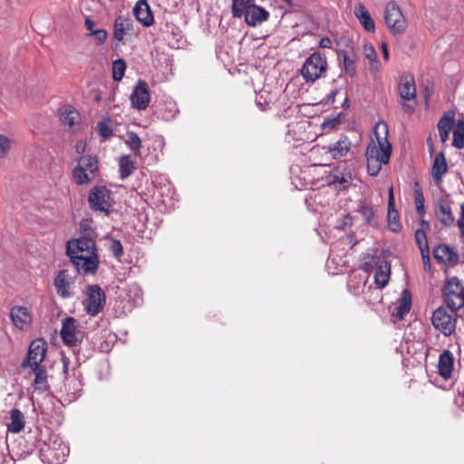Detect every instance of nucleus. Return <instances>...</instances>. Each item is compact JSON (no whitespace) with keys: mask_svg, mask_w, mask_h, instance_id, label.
Listing matches in <instances>:
<instances>
[{"mask_svg":"<svg viewBox=\"0 0 464 464\" xmlns=\"http://www.w3.org/2000/svg\"><path fill=\"white\" fill-rule=\"evenodd\" d=\"M66 255L75 270L81 276L95 275L99 269L100 257L95 239L91 237H79L68 240Z\"/></svg>","mask_w":464,"mask_h":464,"instance_id":"1","label":"nucleus"},{"mask_svg":"<svg viewBox=\"0 0 464 464\" xmlns=\"http://www.w3.org/2000/svg\"><path fill=\"white\" fill-rule=\"evenodd\" d=\"M388 125L384 121L378 122L374 127V137L376 142H372L366 149V159L370 160L381 161L387 164L392 154V145L388 140Z\"/></svg>","mask_w":464,"mask_h":464,"instance_id":"2","label":"nucleus"},{"mask_svg":"<svg viewBox=\"0 0 464 464\" xmlns=\"http://www.w3.org/2000/svg\"><path fill=\"white\" fill-rule=\"evenodd\" d=\"M99 173L98 159L96 156L82 155L77 160L72 170V176L77 185L88 184L94 180Z\"/></svg>","mask_w":464,"mask_h":464,"instance_id":"3","label":"nucleus"},{"mask_svg":"<svg viewBox=\"0 0 464 464\" xmlns=\"http://www.w3.org/2000/svg\"><path fill=\"white\" fill-rule=\"evenodd\" d=\"M327 60L320 52L313 53L304 63L300 72L306 82H314L327 70Z\"/></svg>","mask_w":464,"mask_h":464,"instance_id":"4","label":"nucleus"},{"mask_svg":"<svg viewBox=\"0 0 464 464\" xmlns=\"http://www.w3.org/2000/svg\"><path fill=\"white\" fill-rule=\"evenodd\" d=\"M442 297L449 309L464 307V284L457 277L449 278L442 287Z\"/></svg>","mask_w":464,"mask_h":464,"instance_id":"5","label":"nucleus"},{"mask_svg":"<svg viewBox=\"0 0 464 464\" xmlns=\"http://www.w3.org/2000/svg\"><path fill=\"white\" fill-rule=\"evenodd\" d=\"M69 447L58 438L50 439L39 450L40 459L46 464H61L69 454Z\"/></svg>","mask_w":464,"mask_h":464,"instance_id":"6","label":"nucleus"},{"mask_svg":"<svg viewBox=\"0 0 464 464\" xmlns=\"http://www.w3.org/2000/svg\"><path fill=\"white\" fill-rule=\"evenodd\" d=\"M433 327L445 336H450L457 326V310L449 309L448 306H440L431 316Z\"/></svg>","mask_w":464,"mask_h":464,"instance_id":"7","label":"nucleus"},{"mask_svg":"<svg viewBox=\"0 0 464 464\" xmlns=\"http://www.w3.org/2000/svg\"><path fill=\"white\" fill-rule=\"evenodd\" d=\"M88 202L91 209L94 212L109 215L114 199L111 191L105 186H95L89 192Z\"/></svg>","mask_w":464,"mask_h":464,"instance_id":"8","label":"nucleus"},{"mask_svg":"<svg viewBox=\"0 0 464 464\" xmlns=\"http://www.w3.org/2000/svg\"><path fill=\"white\" fill-rule=\"evenodd\" d=\"M105 303V293L98 285H92L86 287L82 304L89 315L95 316L100 314L103 310Z\"/></svg>","mask_w":464,"mask_h":464,"instance_id":"9","label":"nucleus"},{"mask_svg":"<svg viewBox=\"0 0 464 464\" xmlns=\"http://www.w3.org/2000/svg\"><path fill=\"white\" fill-rule=\"evenodd\" d=\"M47 351V343L43 338L33 340L29 345L26 357L21 366L24 370L27 368L42 367Z\"/></svg>","mask_w":464,"mask_h":464,"instance_id":"10","label":"nucleus"},{"mask_svg":"<svg viewBox=\"0 0 464 464\" xmlns=\"http://www.w3.org/2000/svg\"><path fill=\"white\" fill-rule=\"evenodd\" d=\"M353 171L346 163L335 166L328 177V185L337 191H343L351 187L353 183Z\"/></svg>","mask_w":464,"mask_h":464,"instance_id":"11","label":"nucleus"},{"mask_svg":"<svg viewBox=\"0 0 464 464\" xmlns=\"http://www.w3.org/2000/svg\"><path fill=\"white\" fill-rule=\"evenodd\" d=\"M60 334L63 342L70 347L77 346L83 337L79 322L71 316L63 319Z\"/></svg>","mask_w":464,"mask_h":464,"instance_id":"12","label":"nucleus"},{"mask_svg":"<svg viewBox=\"0 0 464 464\" xmlns=\"http://www.w3.org/2000/svg\"><path fill=\"white\" fill-rule=\"evenodd\" d=\"M384 21L388 29L393 34L404 32L407 26L400 7L394 2H389L386 5Z\"/></svg>","mask_w":464,"mask_h":464,"instance_id":"13","label":"nucleus"},{"mask_svg":"<svg viewBox=\"0 0 464 464\" xmlns=\"http://www.w3.org/2000/svg\"><path fill=\"white\" fill-rule=\"evenodd\" d=\"M399 93L401 102V107L403 111L408 114H411L415 111V107L411 104L406 103V101H411L416 98V86L413 77L405 76L401 79L399 84Z\"/></svg>","mask_w":464,"mask_h":464,"instance_id":"14","label":"nucleus"},{"mask_svg":"<svg viewBox=\"0 0 464 464\" xmlns=\"http://www.w3.org/2000/svg\"><path fill=\"white\" fill-rule=\"evenodd\" d=\"M131 106L139 111L148 108L150 102V89L148 83L143 80H139L130 97Z\"/></svg>","mask_w":464,"mask_h":464,"instance_id":"15","label":"nucleus"},{"mask_svg":"<svg viewBox=\"0 0 464 464\" xmlns=\"http://www.w3.org/2000/svg\"><path fill=\"white\" fill-rule=\"evenodd\" d=\"M73 277L67 270H61L53 280V285L57 295L63 299L73 296Z\"/></svg>","mask_w":464,"mask_h":464,"instance_id":"16","label":"nucleus"},{"mask_svg":"<svg viewBox=\"0 0 464 464\" xmlns=\"http://www.w3.org/2000/svg\"><path fill=\"white\" fill-rule=\"evenodd\" d=\"M434 258L446 266H454L459 261V253L448 245H439L433 250Z\"/></svg>","mask_w":464,"mask_h":464,"instance_id":"17","label":"nucleus"},{"mask_svg":"<svg viewBox=\"0 0 464 464\" xmlns=\"http://www.w3.org/2000/svg\"><path fill=\"white\" fill-rule=\"evenodd\" d=\"M10 317L14 325L21 331H27L33 322L32 314L24 306L12 307Z\"/></svg>","mask_w":464,"mask_h":464,"instance_id":"18","label":"nucleus"},{"mask_svg":"<svg viewBox=\"0 0 464 464\" xmlns=\"http://www.w3.org/2000/svg\"><path fill=\"white\" fill-rule=\"evenodd\" d=\"M82 387V375L79 371L73 370L72 375L67 373L64 381V392H66L68 401H75L80 396Z\"/></svg>","mask_w":464,"mask_h":464,"instance_id":"19","label":"nucleus"},{"mask_svg":"<svg viewBox=\"0 0 464 464\" xmlns=\"http://www.w3.org/2000/svg\"><path fill=\"white\" fill-rule=\"evenodd\" d=\"M133 20L130 17L119 15L113 24V37L118 42H124L128 35L133 34Z\"/></svg>","mask_w":464,"mask_h":464,"instance_id":"20","label":"nucleus"},{"mask_svg":"<svg viewBox=\"0 0 464 464\" xmlns=\"http://www.w3.org/2000/svg\"><path fill=\"white\" fill-rule=\"evenodd\" d=\"M245 21L250 26H256L266 21L269 17V12L256 5H250L244 12Z\"/></svg>","mask_w":464,"mask_h":464,"instance_id":"21","label":"nucleus"},{"mask_svg":"<svg viewBox=\"0 0 464 464\" xmlns=\"http://www.w3.org/2000/svg\"><path fill=\"white\" fill-rule=\"evenodd\" d=\"M454 367V356L453 353L449 351H443L439 357L438 362V372L439 374L445 380H449L452 376V371Z\"/></svg>","mask_w":464,"mask_h":464,"instance_id":"22","label":"nucleus"},{"mask_svg":"<svg viewBox=\"0 0 464 464\" xmlns=\"http://www.w3.org/2000/svg\"><path fill=\"white\" fill-rule=\"evenodd\" d=\"M449 167L443 151L436 154L432 164L431 174L434 182L440 185L442 182L443 176L448 172Z\"/></svg>","mask_w":464,"mask_h":464,"instance_id":"23","label":"nucleus"},{"mask_svg":"<svg viewBox=\"0 0 464 464\" xmlns=\"http://www.w3.org/2000/svg\"><path fill=\"white\" fill-rule=\"evenodd\" d=\"M133 13L136 19L144 26H150L154 22L153 14L146 0H139L133 8Z\"/></svg>","mask_w":464,"mask_h":464,"instance_id":"24","label":"nucleus"},{"mask_svg":"<svg viewBox=\"0 0 464 464\" xmlns=\"http://www.w3.org/2000/svg\"><path fill=\"white\" fill-rule=\"evenodd\" d=\"M353 14L365 31H367L368 33L375 32V23L363 4H355L353 8Z\"/></svg>","mask_w":464,"mask_h":464,"instance_id":"25","label":"nucleus"},{"mask_svg":"<svg viewBox=\"0 0 464 464\" xmlns=\"http://www.w3.org/2000/svg\"><path fill=\"white\" fill-rule=\"evenodd\" d=\"M436 218L447 227L455 224V217L449 203L440 201L435 206Z\"/></svg>","mask_w":464,"mask_h":464,"instance_id":"26","label":"nucleus"},{"mask_svg":"<svg viewBox=\"0 0 464 464\" xmlns=\"http://www.w3.org/2000/svg\"><path fill=\"white\" fill-rule=\"evenodd\" d=\"M352 143L347 137H342L336 142L326 147V153L330 156L338 160L345 157L351 150Z\"/></svg>","mask_w":464,"mask_h":464,"instance_id":"27","label":"nucleus"},{"mask_svg":"<svg viewBox=\"0 0 464 464\" xmlns=\"http://www.w3.org/2000/svg\"><path fill=\"white\" fill-rule=\"evenodd\" d=\"M411 307V296L409 291L403 290L401 297L397 300L392 312V315L397 319H403Z\"/></svg>","mask_w":464,"mask_h":464,"instance_id":"28","label":"nucleus"},{"mask_svg":"<svg viewBox=\"0 0 464 464\" xmlns=\"http://www.w3.org/2000/svg\"><path fill=\"white\" fill-rule=\"evenodd\" d=\"M455 121V112H446L438 122V129L440 132V140L444 143L448 140L450 132Z\"/></svg>","mask_w":464,"mask_h":464,"instance_id":"29","label":"nucleus"},{"mask_svg":"<svg viewBox=\"0 0 464 464\" xmlns=\"http://www.w3.org/2000/svg\"><path fill=\"white\" fill-rule=\"evenodd\" d=\"M391 265L387 261H382L377 266L374 274V283L379 289L384 288L390 279Z\"/></svg>","mask_w":464,"mask_h":464,"instance_id":"30","label":"nucleus"},{"mask_svg":"<svg viewBox=\"0 0 464 464\" xmlns=\"http://www.w3.org/2000/svg\"><path fill=\"white\" fill-rule=\"evenodd\" d=\"M31 372H33L35 377L33 382V387L34 391L39 392H46L49 389L48 381H47V372L44 366L36 368H30Z\"/></svg>","mask_w":464,"mask_h":464,"instance_id":"31","label":"nucleus"},{"mask_svg":"<svg viewBox=\"0 0 464 464\" xmlns=\"http://www.w3.org/2000/svg\"><path fill=\"white\" fill-rule=\"evenodd\" d=\"M10 422L7 425L8 431L12 433H18L25 424L24 413L18 409H12L10 411Z\"/></svg>","mask_w":464,"mask_h":464,"instance_id":"32","label":"nucleus"},{"mask_svg":"<svg viewBox=\"0 0 464 464\" xmlns=\"http://www.w3.org/2000/svg\"><path fill=\"white\" fill-rule=\"evenodd\" d=\"M80 120V113L73 107L67 105L61 109V121L64 125L72 128Z\"/></svg>","mask_w":464,"mask_h":464,"instance_id":"33","label":"nucleus"},{"mask_svg":"<svg viewBox=\"0 0 464 464\" xmlns=\"http://www.w3.org/2000/svg\"><path fill=\"white\" fill-rule=\"evenodd\" d=\"M339 57L343 59L344 72L350 77H354L357 72L355 55L352 53L342 51L339 53Z\"/></svg>","mask_w":464,"mask_h":464,"instance_id":"34","label":"nucleus"},{"mask_svg":"<svg viewBox=\"0 0 464 464\" xmlns=\"http://www.w3.org/2000/svg\"><path fill=\"white\" fill-rule=\"evenodd\" d=\"M363 54L365 58L369 61L370 63V71L373 73L380 72L381 70V63L378 59L376 51L372 44H366L363 46Z\"/></svg>","mask_w":464,"mask_h":464,"instance_id":"35","label":"nucleus"},{"mask_svg":"<svg viewBox=\"0 0 464 464\" xmlns=\"http://www.w3.org/2000/svg\"><path fill=\"white\" fill-rule=\"evenodd\" d=\"M135 169L134 161L130 155H124L119 160V172L121 179L130 176Z\"/></svg>","mask_w":464,"mask_h":464,"instance_id":"36","label":"nucleus"},{"mask_svg":"<svg viewBox=\"0 0 464 464\" xmlns=\"http://www.w3.org/2000/svg\"><path fill=\"white\" fill-rule=\"evenodd\" d=\"M125 144L135 156L140 154L141 140L136 132L128 131L126 133Z\"/></svg>","mask_w":464,"mask_h":464,"instance_id":"37","label":"nucleus"},{"mask_svg":"<svg viewBox=\"0 0 464 464\" xmlns=\"http://www.w3.org/2000/svg\"><path fill=\"white\" fill-rule=\"evenodd\" d=\"M452 146L457 149L464 148V120H459L453 130Z\"/></svg>","mask_w":464,"mask_h":464,"instance_id":"38","label":"nucleus"},{"mask_svg":"<svg viewBox=\"0 0 464 464\" xmlns=\"http://www.w3.org/2000/svg\"><path fill=\"white\" fill-rule=\"evenodd\" d=\"M126 63L123 59L119 58L112 63V78L116 82H120L125 73Z\"/></svg>","mask_w":464,"mask_h":464,"instance_id":"39","label":"nucleus"},{"mask_svg":"<svg viewBox=\"0 0 464 464\" xmlns=\"http://www.w3.org/2000/svg\"><path fill=\"white\" fill-rule=\"evenodd\" d=\"M108 248L116 259H120L123 255V246L119 239L113 237L109 238Z\"/></svg>","mask_w":464,"mask_h":464,"instance_id":"40","label":"nucleus"},{"mask_svg":"<svg viewBox=\"0 0 464 464\" xmlns=\"http://www.w3.org/2000/svg\"><path fill=\"white\" fill-rule=\"evenodd\" d=\"M250 0H233L232 13L235 17H242L244 12L251 5Z\"/></svg>","mask_w":464,"mask_h":464,"instance_id":"41","label":"nucleus"},{"mask_svg":"<svg viewBox=\"0 0 464 464\" xmlns=\"http://www.w3.org/2000/svg\"><path fill=\"white\" fill-rule=\"evenodd\" d=\"M358 212L362 215L366 223H370L374 216L373 207L365 202H361Z\"/></svg>","mask_w":464,"mask_h":464,"instance_id":"42","label":"nucleus"},{"mask_svg":"<svg viewBox=\"0 0 464 464\" xmlns=\"http://www.w3.org/2000/svg\"><path fill=\"white\" fill-rule=\"evenodd\" d=\"M389 227L392 231L397 232L401 229L399 214L395 209H388Z\"/></svg>","mask_w":464,"mask_h":464,"instance_id":"43","label":"nucleus"},{"mask_svg":"<svg viewBox=\"0 0 464 464\" xmlns=\"http://www.w3.org/2000/svg\"><path fill=\"white\" fill-rule=\"evenodd\" d=\"M415 241L420 248V251L430 249L427 236L424 230L417 229L415 231Z\"/></svg>","mask_w":464,"mask_h":464,"instance_id":"44","label":"nucleus"},{"mask_svg":"<svg viewBox=\"0 0 464 464\" xmlns=\"http://www.w3.org/2000/svg\"><path fill=\"white\" fill-rule=\"evenodd\" d=\"M11 140L4 134H0V159H5L11 149Z\"/></svg>","mask_w":464,"mask_h":464,"instance_id":"45","label":"nucleus"},{"mask_svg":"<svg viewBox=\"0 0 464 464\" xmlns=\"http://www.w3.org/2000/svg\"><path fill=\"white\" fill-rule=\"evenodd\" d=\"M383 162L367 160V170L369 175L375 177L379 174Z\"/></svg>","mask_w":464,"mask_h":464,"instance_id":"46","label":"nucleus"},{"mask_svg":"<svg viewBox=\"0 0 464 464\" xmlns=\"http://www.w3.org/2000/svg\"><path fill=\"white\" fill-rule=\"evenodd\" d=\"M415 204L418 214L423 216L425 214L424 198L420 190L415 191Z\"/></svg>","mask_w":464,"mask_h":464,"instance_id":"47","label":"nucleus"},{"mask_svg":"<svg viewBox=\"0 0 464 464\" xmlns=\"http://www.w3.org/2000/svg\"><path fill=\"white\" fill-rule=\"evenodd\" d=\"M99 134L103 138H109L112 134V130L106 121H99L97 124Z\"/></svg>","mask_w":464,"mask_h":464,"instance_id":"48","label":"nucleus"},{"mask_svg":"<svg viewBox=\"0 0 464 464\" xmlns=\"http://www.w3.org/2000/svg\"><path fill=\"white\" fill-rule=\"evenodd\" d=\"M80 230L82 233L81 237H91L94 238L95 232L93 231L91 222L88 220H85L84 222H82L80 225Z\"/></svg>","mask_w":464,"mask_h":464,"instance_id":"49","label":"nucleus"},{"mask_svg":"<svg viewBox=\"0 0 464 464\" xmlns=\"http://www.w3.org/2000/svg\"><path fill=\"white\" fill-rule=\"evenodd\" d=\"M91 34L94 36L98 44H103L106 41L108 35L106 30L104 29L94 30Z\"/></svg>","mask_w":464,"mask_h":464,"instance_id":"50","label":"nucleus"},{"mask_svg":"<svg viewBox=\"0 0 464 464\" xmlns=\"http://www.w3.org/2000/svg\"><path fill=\"white\" fill-rule=\"evenodd\" d=\"M420 254H421L424 270L429 271L430 269V249L421 250Z\"/></svg>","mask_w":464,"mask_h":464,"instance_id":"51","label":"nucleus"},{"mask_svg":"<svg viewBox=\"0 0 464 464\" xmlns=\"http://www.w3.org/2000/svg\"><path fill=\"white\" fill-rule=\"evenodd\" d=\"M457 226L461 237H464V202L460 205L459 218L457 221Z\"/></svg>","mask_w":464,"mask_h":464,"instance_id":"52","label":"nucleus"},{"mask_svg":"<svg viewBox=\"0 0 464 464\" xmlns=\"http://www.w3.org/2000/svg\"><path fill=\"white\" fill-rule=\"evenodd\" d=\"M319 46L321 48H331L332 47V40L329 37H323L319 42Z\"/></svg>","mask_w":464,"mask_h":464,"instance_id":"53","label":"nucleus"},{"mask_svg":"<svg viewBox=\"0 0 464 464\" xmlns=\"http://www.w3.org/2000/svg\"><path fill=\"white\" fill-rule=\"evenodd\" d=\"M86 144L83 141H78L75 145V150L79 154H82L85 151Z\"/></svg>","mask_w":464,"mask_h":464,"instance_id":"54","label":"nucleus"},{"mask_svg":"<svg viewBox=\"0 0 464 464\" xmlns=\"http://www.w3.org/2000/svg\"><path fill=\"white\" fill-rule=\"evenodd\" d=\"M339 92V89L335 88L330 92V93L327 95V102L333 103L335 101V97L337 93Z\"/></svg>","mask_w":464,"mask_h":464,"instance_id":"55","label":"nucleus"},{"mask_svg":"<svg viewBox=\"0 0 464 464\" xmlns=\"http://www.w3.org/2000/svg\"><path fill=\"white\" fill-rule=\"evenodd\" d=\"M381 49H382V54H383V58L388 61L389 60V50H388V45L386 43L382 42L381 44Z\"/></svg>","mask_w":464,"mask_h":464,"instance_id":"56","label":"nucleus"},{"mask_svg":"<svg viewBox=\"0 0 464 464\" xmlns=\"http://www.w3.org/2000/svg\"><path fill=\"white\" fill-rule=\"evenodd\" d=\"M388 209H395L392 188H391L389 191Z\"/></svg>","mask_w":464,"mask_h":464,"instance_id":"57","label":"nucleus"},{"mask_svg":"<svg viewBox=\"0 0 464 464\" xmlns=\"http://www.w3.org/2000/svg\"><path fill=\"white\" fill-rule=\"evenodd\" d=\"M85 26H86V29L91 32V34L92 33V31H94L93 30L94 22L92 19H90V18L85 19Z\"/></svg>","mask_w":464,"mask_h":464,"instance_id":"58","label":"nucleus"},{"mask_svg":"<svg viewBox=\"0 0 464 464\" xmlns=\"http://www.w3.org/2000/svg\"><path fill=\"white\" fill-rule=\"evenodd\" d=\"M284 3H285L289 7H292L294 5L292 0H282Z\"/></svg>","mask_w":464,"mask_h":464,"instance_id":"59","label":"nucleus"},{"mask_svg":"<svg viewBox=\"0 0 464 464\" xmlns=\"http://www.w3.org/2000/svg\"><path fill=\"white\" fill-rule=\"evenodd\" d=\"M173 111H174V113H173L172 117H174L177 114V112L179 111V110L177 109L175 104H173Z\"/></svg>","mask_w":464,"mask_h":464,"instance_id":"60","label":"nucleus"},{"mask_svg":"<svg viewBox=\"0 0 464 464\" xmlns=\"http://www.w3.org/2000/svg\"><path fill=\"white\" fill-rule=\"evenodd\" d=\"M63 372L67 373V363L63 362Z\"/></svg>","mask_w":464,"mask_h":464,"instance_id":"61","label":"nucleus"},{"mask_svg":"<svg viewBox=\"0 0 464 464\" xmlns=\"http://www.w3.org/2000/svg\"><path fill=\"white\" fill-rule=\"evenodd\" d=\"M429 150H430V154H432V153H433V145H432V144H430V145L429 146Z\"/></svg>","mask_w":464,"mask_h":464,"instance_id":"62","label":"nucleus"},{"mask_svg":"<svg viewBox=\"0 0 464 464\" xmlns=\"http://www.w3.org/2000/svg\"><path fill=\"white\" fill-rule=\"evenodd\" d=\"M157 189H158L159 195H160L161 197H163L164 192H163V191H161V190H162V188H157Z\"/></svg>","mask_w":464,"mask_h":464,"instance_id":"63","label":"nucleus"},{"mask_svg":"<svg viewBox=\"0 0 464 464\" xmlns=\"http://www.w3.org/2000/svg\"><path fill=\"white\" fill-rule=\"evenodd\" d=\"M164 187L166 188V189L170 192V185L169 184H165Z\"/></svg>","mask_w":464,"mask_h":464,"instance_id":"64","label":"nucleus"}]
</instances>
